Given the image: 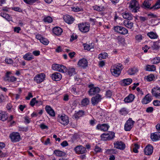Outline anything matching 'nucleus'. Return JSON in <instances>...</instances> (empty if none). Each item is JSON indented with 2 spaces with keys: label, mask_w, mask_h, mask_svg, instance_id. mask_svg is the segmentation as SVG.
I'll use <instances>...</instances> for the list:
<instances>
[{
  "label": "nucleus",
  "mask_w": 160,
  "mask_h": 160,
  "mask_svg": "<svg viewBox=\"0 0 160 160\" xmlns=\"http://www.w3.org/2000/svg\"><path fill=\"white\" fill-rule=\"evenodd\" d=\"M123 67L121 63L116 64L112 66L111 69L112 74L114 76L118 77L120 74Z\"/></svg>",
  "instance_id": "obj_1"
},
{
  "label": "nucleus",
  "mask_w": 160,
  "mask_h": 160,
  "mask_svg": "<svg viewBox=\"0 0 160 160\" xmlns=\"http://www.w3.org/2000/svg\"><path fill=\"white\" fill-rule=\"evenodd\" d=\"M128 8L132 12H136L140 8L138 2L136 0H132L129 3Z\"/></svg>",
  "instance_id": "obj_2"
},
{
  "label": "nucleus",
  "mask_w": 160,
  "mask_h": 160,
  "mask_svg": "<svg viewBox=\"0 0 160 160\" xmlns=\"http://www.w3.org/2000/svg\"><path fill=\"white\" fill-rule=\"evenodd\" d=\"M115 136V134L113 132H109L107 133H104L101 136V140L107 141L112 140Z\"/></svg>",
  "instance_id": "obj_3"
},
{
  "label": "nucleus",
  "mask_w": 160,
  "mask_h": 160,
  "mask_svg": "<svg viewBox=\"0 0 160 160\" xmlns=\"http://www.w3.org/2000/svg\"><path fill=\"white\" fill-rule=\"evenodd\" d=\"M52 68L54 70L58 71L62 73L67 72L66 67L62 65L54 64H52Z\"/></svg>",
  "instance_id": "obj_4"
},
{
  "label": "nucleus",
  "mask_w": 160,
  "mask_h": 160,
  "mask_svg": "<svg viewBox=\"0 0 160 160\" xmlns=\"http://www.w3.org/2000/svg\"><path fill=\"white\" fill-rule=\"evenodd\" d=\"M88 87L90 88V89L88 91V93L90 96H92L96 94L100 91V88L98 87H94L93 84H90L88 86Z\"/></svg>",
  "instance_id": "obj_5"
},
{
  "label": "nucleus",
  "mask_w": 160,
  "mask_h": 160,
  "mask_svg": "<svg viewBox=\"0 0 160 160\" xmlns=\"http://www.w3.org/2000/svg\"><path fill=\"white\" fill-rule=\"evenodd\" d=\"M113 29L115 32L122 35H125L128 33V30L126 28L119 26L114 27Z\"/></svg>",
  "instance_id": "obj_6"
},
{
  "label": "nucleus",
  "mask_w": 160,
  "mask_h": 160,
  "mask_svg": "<svg viewBox=\"0 0 160 160\" xmlns=\"http://www.w3.org/2000/svg\"><path fill=\"white\" fill-rule=\"evenodd\" d=\"M9 137L11 142H18L21 139L20 135L18 132H12Z\"/></svg>",
  "instance_id": "obj_7"
},
{
  "label": "nucleus",
  "mask_w": 160,
  "mask_h": 160,
  "mask_svg": "<svg viewBox=\"0 0 160 160\" xmlns=\"http://www.w3.org/2000/svg\"><path fill=\"white\" fill-rule=\"evenodd\" d=\"M135 122L131 118H129L126 122L124 126V129L126 131H130L133 127Z\"/></svg>",
  "instance_id": "obj_8"
},
{
  "label": "nucleus",
  "mask_w": 160,
  "mask_h": 160,
  "mask_svg": "<svg viewBox=\"0 0 160 160\" xmlns=\"http://www.w3.org/2000/svg\"><path fill=\"white\" fill-rule=\"evenodd\" d=\"M79 30L81 32L86 33L88 32L90 29V25L86 24L84 23H79L78 24Z\"/></svg>",
  "instance_id": "obj_9"
},
{
  "label": "nucleus",
  "mask_w": 160,
  "mask_h": 160,
  "mask_svg": "<svg viewBox=\"0 0 160 160\" xmlns=\"http://www.w3.org/2000/svg\"><path fill=\"white\" fill-rule=\"evenodd\" d=\"M45 78V75L43 73H41L35 76L34 80L37 83H40L43 81Z\"/></svg>",
  "instance_id": "obj_10"
},
{
  "label": "nucleus",
  "mask_w": 160,
  "mask_h": 160,
  "mask_svg": "<svg viewBox=\"0 0 160 160\" xmlns=\"http://www.w3.org/2000/svg\"><path fill=\"white\" fill-rule=\"evenodd\" d=\"M58 119L59 122L64 125H68L69 122L68 117L65 115H61L58 118Z\"/></svg>",
  "instance_id": "obj_11"
},
{
  "label": "nucleus",
  "mask_w": 160,
  "mask_h": 160,
  "mask_svg": "<svg viewBox=\"0 0 160 160\" xmlns=\"http://www.w3.org/2000/svg\"><path fill=\"white\" fill-rule=\"evenodd\" d=\"M102 99L101 95L99 94H97L95 96L92 98V103L93 105H95L100 102Z\"/></svg>",
  "instance_id": "obj_12"
},
{
  "label": "nucleus",
  "mask_w": 160,
  "mask_h": 160,
  "mask_svg": "<svg viewBox=\"0 0 160 160\" xmlns=\"http://www.w3.org/2000/svg\"><path fill=\"white\" fill-rule=\"evenodd\" d=\"M152 95L156 98L160 99V88L156 87L152 88Z\"/></svg>",
  "instance_id": "obj_13"
},
{
  "label": "nucleus",
  "mask_w": 160,
  "mask_h": 160,
  "mask_svg": "<svg viewBox=\"0 0 160 160\" xmlns=\"http://www.w3.org/2000/svg\"><path fill=\"white\" fill-rule=\"evenodd\" d=\"M76 152L78 154L85 153L87 152L86 148L82 145L78 146L74 149Z\"/></svg>",
  "instance_id": "obj_14"
},
{
  "label": "nucleus",
  "mask_w": 160,
  "mask_h": 160,
  "mask_svg": "<svg viewBox=\"0 0 160 160\" xmlns=\"http://www.w3.org/2000/svg\"><path fill=\"white\" fill-rule=\"evenodd\" d=\"M109 127V126L107 124H98L97 125L96 128L97 129L105 132L107 131Z\"/></svg>",
  "instance_id": "obj_15"
},
{
  "label": "nucleus",
  "mask_w": 160,
  "mask_h": 160,
  "mask_svg": "<svg viewBox=\"0 0 160 160\" xmlns=\"http://www.w3.org/2000/svg\"><path fill=\"white\" fill-rule=\"evenodd\" d=\"M114 147L117 148L121 150H124L126 147L125 144L121 141L116 142H114Z\"/></svg>",
  "instance_id": "obj_16"
},
{
  "label": "nucleus",
  "mask_w": 160,
  "mask_h": 160,
  "mask_svg": "<svg viewBox=\"0 0 160 160\" xmlns=\"http://www.w3.org/2000/svg\"><path fill=\"white\" fill-rule=\"evenodd\" d=\"M63 18L65 22L69 24L72 23L75 20L72 16L69 15H64Z\"/></svg>",
  "instance_id": "obj_17"
},
{
  "label": "nucleus",
  "mask_w": 160,
  "mask_h": 160,
  "mask_svg": "<svg viewBox=\"0 0 160 160\" xmlns=\"http://www.w3.org/2000/svg\"><path fill=\"white\" fill-rule=\"evenodd\" d=\"M78 65L80 67L85 68L88 66V61L85 58L81 59L78 62Z\"/></svg>",
  "instance_id": "obj_18"
},
{
  "label": "nucleus",
  "mask_w": 160,
  "mask_h": 160,
  "mask_svg": "<svg viewBox=\"0 0 160 160\" xmlns=\"http://www.w3.org/2000/svg\"><path fill=\"white\" fill-rule=\"evenodd\" d=\"M153 151V147L151 145L147 146L144 149L145 154L147 155H150L152 154Z\"/></svg>",
  "instance_id": "obj_19"
},
{
  "label": "nucleus",
  "mask_w": 160,
  "mask_h": 160,
  "mask_svg": "<svg viewBox=\"0 0 160 160\" xmlns=\"http://www.w3.org/2000/svg\"><path fill=\"white\" fill-rule=\"evenodd\" d=\"M152 96L149 94H147L143 98L142 101V102L143 104H147L150 102L152 100Z\"/></svg>",
  "instance_id": "obj_20"
},
{
  "label": "nucleus",
  "mask_w": 160,
  "mask_h": 160,
  "mask_svg": "<svg viewBox=\"0 0 160 160\" xmlns=\"http://www.w3.org/2000/svg\"><path fill=\"white\" fill-rule=\"evenodd\" d=\"M53 80L55 81H59L62 78L61 74L58 72H55L52 74L51 76Z\"/></svg>",
  "instance_id": "obj_21"
},
{
  "label": "nucleus",
  "mask_w": 160,
  "mask_h": 160,
  "mask_svg": "<svg viewBox=\"0 0 160 160\" xmlns=\"http://www.w3.org/2000/svg\"><path fill=\"white\" fill-rule=\"evenodd\" d=\"M45 109L47 112L50 115V116L52 117L55 116V112L53 110L50 106L47 105L45 107Z\"/></svg>",
  "instance_id": "obj_22"
},
{
  "label": "nucleus",
  "mask_w": 160,
  "mask_h": 160,
  "mask_svg": "<svg viewBox=\"0 0 160 160\" xmlns=\"http://www.w3.org/2000/svg\"><path fill=\"white\" fill-rule=\"evenodd\" d=\"M53 33L57 36L60 35L62 32V29L58 27H55L52 29Z\"/></svg>",
  "instance_id": "obj_23"
},
{
  "label": "nucleus",
  "mask_w": 160,
  "mask_h": 160,
  "mask_svg": "<svg viewBox=\"0 0 160 160\" xmlns=\"http://www.w3.org/2000/svg\"><path fill=\"white\" fill-rule=\"evenodd\" d=\"M132 81V79L130 78L125 79L120 81V84L122 86H126L130 85Z\"/></svg>",
  "instance_id": "obj_24"
},
{
  "label": "nucleus",
  "mask_w": 160,
  "mask_h": 160,
  "mask_svg": "<svg viewBox=\"0 0 160 160\" xmlns=\"http://www.w3.org/2000/svg\"><path fill=\"white\" fill-rule=\"evenodd\" d=\"M160 48V40H158L153 42L151 45V48L153 50H157Z\"/></svg>",
  "instance_id": "obj_25"
},
{
  "label": "nucleus",
  "mask_w": 160,
  "mask_h": 160,
  "mask_svg": "<svg viewBox=\"0 0 160 160\" xmlns=\"http://www.w3.org/2000/svg\"><path fill=\"white\" fill-rule=\"evenodd\" d=\"M23 58L25 60L29 61L34 59V57L31 53L28 52L23 56Z\"/></svg>",
  "instance_id": "obj_26"
},
{
  "label": "nucleus",
  "mask_w": 160,
  "mask_h": 160,
  "mask_svg": "<svg viewBox=\"0 0 160 160\" xmlns=\"http://www.w3.org/2000/svg\"><path fill=\"white\" fill-rule=\"evenodd\" d=\"M122 14L123 18L125 19L131 20L133 19V15L130 12H125L122 13Z\"/></svg>",
  "instance_id": "obj_27"
},
{
  "label": "nucleus",
  "mask_w": 160,
  "mask_h": 160,
  "mask_svg": "<svg viewBox=\"0 0 160 160\" xmlns=\"http://www.w3.org/2000/svg\"><path fill=\"white\" fill-rule=\"evenodd\" d=\"M134 98V95L130 94L124 98V101L126 103L131 102L133 100Z\"/></svg>",
  "instance_id": "obj_28"
},
{
  "label": "nucleus",
  "mask_w": 160,
  "mask_h": 160,
  "mask_svg": "<svg viewBox=\"0 0 160 160\" xmlns=\"http://www.w3.org/2000/svg\"><path fill=\"white\" fill-rule=\"evenodd\" d=\"M151 138L153 141H156L159 139L160 136L158 132H155L151 134Z\"/></svg>",
  "instance_id": "obj_29"
},
{
  "label": "nucleus",
  "mask_w": 160,
  "mask_h": 160,
  "mask_svg": "<svg viewBox=\"0 0 160 160\" xmlns=\"http://www.w3.org/2000/svg\"><path fill=\"white\" fill-rule=\"evenodd\" d=\"M41 101L36 100V98H32L30 103V105L32 107H33L35 104H36L37 105H41Z\"/></svg>",
  "instance_id": "obj_30"
},
{
  "label": "nucleus",
  "mask_w": 160,
  "mask_h": 160,
  "mask_svg": "<svg viewBox=\"0 0 160 160\" xmlns=\"http://www.w3.org/2000/svg\"><path fill=\"white\" fill-rule=\"evenodd\" d=\"M123 23L125 26L130 29H132L133 26V23L130 21L124 20Z\"/></svg>",
  "instance_id": "obj_31"
},
{
  "label": "nucleus",
  "mask_w": 160,
  "mask_h": 160,
  "mask_svg": "<svg viewBox=\"0 0 160 160\" xmlns=\"http://www.w3.org/2000/svg\"><path fill=\"white\" fill-rule=\"evenodd\" d=\"M147 34L149 38L152 39H155L158 38V35L156 32H150L148 33Z\"/></svg>",
  "instance_id": "obj_32"
},
{
  "label": "nucleus",
  "mask_w": 160,
  "mask_h": 160,
  "mask_svg": "<svg viewBox=\"0 0 160 160\" xmlns=\"http://www.w3.org/2000/svg\"><path fill=\"white\" fill-rule=\"evenodd\" d=\"M8 117L6 112L1 111L0 112V120L5 121L7 120Z\"/></svg>",
  "instance_id": "obj_33"
},
{
  "label": "nucleus",
  "mask_w": 160,
  "mask_h": 160,
  "mask_svg": "<svg viewBox=\"0 0 160 160\" xmlns=\"http://www.w3.org/2000/svg\"><path fill=\"white\" fill-rule=\"evenodd\" d=\"M90 102L89 99L86 98L82 99L81 102V105L82 107H86L88 105Z\"/></svg>",
  "instance_id": "obj_34"
},
{
  "label": "nucleus",
  "mask_w": 160,
  "mask_h": 160,
  "mask_svg": "<svg viewBox=\"0 0 160 160\" xmlns=\"http://www.w3.org/2000/svg\"><path fill=\"white\" fill-rule=\"evenodd\" d=\"M94 48V44L91 43L89 44H85L84 46V49L87 50H90Z\"/></svg>",
  "instance_id": "obj_35"
},
{
  "label": "nucleus",
  "mask_w": 160,
  "mask_h": 160,
  "mask_svg": "<svg viewBox=\"0 0 160 160\" xmlns=\"http://www.w3.org/2000/svg\"><path fill=\"white\" fill-rule=\"evenodd\" d=\"M146 70L147 71H154L156 70V67L154 65H148L146 66Z\"/></svg>",
  "instance_id": "obj_36"
},
{
  "label": "nucleus",
  "mask_w": 160,
  "mask_h": 160,
  "mask_svg": "<svg viewBox=\"0 0 160 160\" xmlns=\"http://www.w3.org/2000/svg\"><path fill=\"white\" fill-rule=\"evenodd\" d=\"M138 70L137 68H133L129 69L128 70V74L130 75H132L138 72Z\"/></svg>",
  "instance_id": "obj_37"
},
{
  "label": "nucleus",
  "mask_w": 160,
  "mask_h": 160,
  "mask_svg": "<svg viewBox=\"0 0 160 160\" xmlns=\"http://www.w3.org/2000/svg\"><path fill=\"white\" fill-rule=\"evenodd\" d=\"M0 15L8 21H10L11 20V17L8 14L4 12H1Z\"/></svg>",
  "instance_id": "obj_38"
},
{
  "label": "nucleus",
  "mask_w": 160,
  "mask_h": 160,
  "mask_svg": "<svg viewBox=\"0 0 160 160\" xmlns=\"http://www.w3.org/2000/svg\"><path fill=\"white\" fill-rule=\"evenodd\" d=\"M67 71L68 74L70 76H71L75 74V70L74 68H69L68 69H67Z\"/></svg>",
  "instance_id": "obj_39"
},
{
  "label": "nucleus",
  "mask_w": 160,
  "mask_h": 160,
  "mask_svg": "<svg viewBox=\"0 0 160 160\" xmlns=\"http://www.w3.org/2000/svg\"><path fill=\"white\" fill-rule=\"evenodd\" d=\"M108 57V54L106 52H103L99 55L98 58L99 60L106 58Z\"/></svg>",
  "instance_id": "obj_40"
},
{
  "label": "nucleus",
  "mask_w": 160,
  "mask_h": 160,
  "mask_svg": "<svg viewBox=\"0 0 160 160\" xmlns=\"http://www.w3.org/2000/svg\"><path fill=\"white\" fill-rule=\"evenodd\" d=\"M120 113L123 115H125L128 113V110L126 108H121L119 111Z\"/></svg>",
  "instance_id": "obj_41"
},
{
  "label": "nucleus",
  "mask_w": 160,
  "mask_h": 160,
  "mask_svg": "<svg viewBox=\"0 0 160 160\" xmlns=\"http://www.w3.org/2000/svg\"><path fill=\"white\" fill-rule=\"evenodd\" d=\"M54 153L58 157H62L64 156L65 154V153L61 151L55 150L54 151Z\"/></svg>",
  "instance_id": "obj_42"
},
{
  "label": "nucleus",
  "mask_w": 160,
  "mask_h": 160,
  "mask_svg": "<svg viewBox=\"0 0 160 160\" xmlns=\"http://www.w3.org/2000/svg\"><path fill=\"white\" fill-rule=\"evenodd\" d=\"M84 112L82 111H79L74 114V116L76 118H78L83 115Z\"/></svg>",
  "instance_id": "obj_43"
},
{
  "label": "nucleus",
  "mask_w": 160,
  "mask_h": 160,
  "mask_svg": "<svg viewBox=\"0 0 160 160\" xmlns=\"http://www.w3.org/2000/svg\"><path fill=\"white\" fill-rule=\"evenodd\" d=\"M93 8L94 10L98 12L102 11L104 9V8L103 6H99L96 5L93 6Z\"/></svg>",
  "instance_id": "obj_44"
},
{
  "label": "nucleus",
  "mask_w": 160,
  "mask_h": 160,
  "mask_svg": "<svg viewBox=\"0 0 160 160\" xmlns=\"http://www.w3.org/2000/svg\"><path fill=\"white\" fill-rule=\"evenodd\" d=\"M105 153L107 154L110 155L112 154H116L117 151L116 150L113 149H108L106 150Z\"/></svg>",
  "instance_id": "obj_45"
},
{
  "label": "nucleus",
  "mask_w": 160,
  "mask_h": 160,
  "mask_svg": "<svg viewBox=\"0 0 160 160\" xmlns=\"http://www.w3.org/2000/svg\"><path fill=\"white\" fill-rule=\"evenodd\" d=\"M72 10L75 12H78L83 11V9L82 7H79L78 6L72 7H71Z\"/></svg>",
  "instance_id": "obj_46"
},
{
  "label": "nucleus",
  "mask_w": 160,
  "mask_h": 160,
  "mask_svg": "<svg viewBox=\"0 0 160 160\" xmlns=\"http://www.w3.org/2000/svg\"><path fill=\"white\" fill-rule=\"evenodd\" d=\"M43 21L46 23H50L52 22V19L51 17L48 16L44 18Z\"/></svg>",
  "instance_id": "obj_47"
},
{
  "label": "nucleus",
  "mask_w": 160,
  "mask_h": 160,
  "mask_svg": "<svg viewBox=\"0 0 160 160\" xmlns=\"http://www.w3.org/2000/svg\"><path fill=\"white\" fill-rule=\"evenodd\" d=\"M112 95V91L110 90H108L106 91L105 96L106 98H111Z\"/></svg>",
  "instance_id": "obj_48"
},
{
  "label": "nucleus",
  "mask_w": 160,
  "mask_h": 160,
  "mask_svg": "<svg viewBox=\"0 0 160 160\" xmlns=\"http://www.w3.org/2000/svg\"><path fill=\"white\" fill-rule=\"evenodd\" d=\"M160 8V0H158L152 9H158Z\"/></svg>",
  "instance_id": "obj_49"
},
{
  "label": "nucleus",
  "mask_w": 160,
  "mask_h": 160,
  "mask_svg": "<svg viewBox=\"0 0 160 160\" xmlns=\"http://www.w3.org/2000/svg\"><path fill=\"white\" fill-rule=\"evenodd\" d=\"M143 37L141 34L136 35L135 37L136 40L138 42H140L143 39Z\"/></svg>",
  "instance_id": "obj_50"
},
{
  "label": "nucleus",
  "mask_w": 160,
  "mask_h": 160,
  "mask_svg": "<svg viewBox=\"0 0 160 160\" xmlns=\"http://www.w3.org/2000/svg\"><path fill=\"white\" fill-rule=\"evenodd\" d=\"M40 41L42 43L45 45H47L49 43V41L48 39L43 37Z\"/></svg>",
  "instance_id": "obj_51"
},
{
  "label": "nucleus",
  "mask_w": 160,
  "mask_h": 160,
  "mask_svg": "<svg viewBox=\"0 0 160 160\" xmlns=\"http://www.w3.org/2000/svg\"><path fill=\"white\" fill-rule=\"evenodd\" d=\"M17 78L14 76L10 77L9 78L6 79V81L8 82H13L16 81Z\"/></svg>",
  "instance_id": "obj_52"
},
{
  "label": "nucleus",
  "mask_w": 160,
  "mask_h": 160,
  "mask_svg": "<svg viewBox=\"0 0 160 160\" xmlns=\"http://www.w3.org/2000/svg\"><path fill=\"white\" fill-rule=\"evenodd\" d=\"M94 151L96 153H99L102 152V149L98 146L97 145L95 146Z\"/></svg>",
  "instance_id": "obj_53"
},
{
  "label": "nucleus",
  "mask_w": 160,
  "mask_h": 160,
  "mask_svg": "<svg viewBox=\"0 0 160 160\" xmlns=\"http://www.w3.org/2000/svg\"><path fill=\"white\" fill-rule=\"evenodd\" d=\"M153 64H157L160 62V58L156 57L154 58L152 60Z\"/></svg>",
  "instance_id": "obj_54"
},
{
  "label": "nucleus",
  "mask_w": 160,
  "mask_h": 160,
  "mask_svg": "<svg viewBox=\"0 0 160 160\" xmlns=\"http://www.w3.org/2000/svg\"><path fill=\"white\" fill-rule=\"evenodd\" d=\"M154 78V76L153 74H150L147 76V80L148 81H152Z\"/></svg>",
  "instance_id": "obj_55"
},
{
  "label": "nucleus",
  "mask_w": 160,
  "mask_h": 160,
  "mask_svg": "<svg viewBox=\"0 0 160 160\" xmlns=\"http://www.w3.org/2000/svg\"><path fill=\"white\" fill-rule=\"evenodd\" d=\"M143 5L146 8H149L150 7L151 4L148 1H145L143 3Z\"/></svg>",
  "instance_id": "obj_56"
},
{
  "label": "nucleus",
  "mask_w": 160,
  "mask_h": 160,
  "mask_svg": "<svg viewBox=\"0 0 160 160\" xmlns=\"http://www.w3.org/2000/svg\"><path fill=\"white\" fill-rule=\"evenodd\" d=\"M24 2L26 3L29 4H31L32 3H34L36 2L37 0H23Z\"/></svg>",
  "instance_id": "obj_57"
},
{
  "label": "nucleus",
  "mask_w": 160,
  "mask_h": 160,
  "mask_svg": "<svg viewBox=\"0 0 160 160\" xmlns=\"http://www.w3.org/2000/svg\"><path fill=\"white\" fill-rule=\"evenodd\" d=\"M119 43H121L124 41V39L121 36H118L116 38Z\"/></svg>",
  "instance_id": "obj_58"
},
{
  "label": "nucleus",
  "mask_w": 160,
  "mask_h": 160,
  "mask_svg": "<svg viewBox=\"0 0 160 160\" xmlns=\"http://www.w3.org/2000/svg\"><path fill=\"white\" fill-rule=\"evenodd\" d=\"M5 62L6 63L8 64H11L13 63V61L11 58H6Z\"/></svg>",
  "instance_id": "obj_59"
},
{
  "label": "nucleus",
  "mask_w": 160,
  "mask_h": 160,
  "mask_svg": "<svg viewBox=\"0 0 160 160\" xmlns=\"http://www.w3.org/2000/svg\"><path fill=\"white\" fill-rule=\"evenodd\" d=\"M150 48H151V47H149L147 45H146L144 47H142V49L144 52H147L148 50Z\"/></svg>",
  "instance_id": "obj_60"
},
{
  "label": "nucleus",
  "mask_w": 160,
  "mask_h": 160,
  "mask_svg": "<svg viewBox=\"0 0 160 160\" xmlns=\"http://www.w3.org/2000/svg\"><path fill=\"white\" fill-rule=\"evenodd\" d=\"M135 147L133 149V151L134 152L137 153L138 152V149L139 148L138 145L137 144L134 145Z\"/></svg>",
  "instance_id": "obj_61"
},
{
  "label": "nucleus",
  "mask_w": 160,
  "mask_h": 160,
  "mask_svg": "<svg viewBox=\"0 0 160 160\" xmlns=\"http://www.w3.org/2000/svg\"><path fill=\"white\" fill-rule=\"evenodd\" d=\"M153 104L155 106H160V101L158 100H155L153 102Z\"/></svg>",
  "instance_id": "obj_62"
},
{
  "label": "nucleus",
  "mask_w": 160,
  "mask_h": 160,
  "mask_svg": "<svg viewBox=\"0 0 160 160\" xmlns=\"http://www.w3.org/2000/svg\"><path fill=\"white\" fill-rule=\"evenodd\" d=\"M33 97V95L32 93L29 92L28 93V96L26 97V99L27 100H29L30 98Z\"/></svg>",
  "instance_id": "obj_63"
},
{
  "label": "nucleus",
  "mask_w": 160,
  "mask_h": 160,
  "mask_svg": "<svg viewBox=\"0 0 160 160\" xmlns=\"http://www.w3.org/2000/svg\"><path fill=\"white\" fill-rule=\"evenodd\" d=\"M153 108L152 107H149L146 110V112L148 113H151L153 112Z\"/></svg>",
  "instance_id": "obj_64"
}]
</instances>
